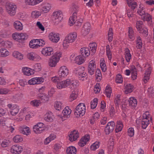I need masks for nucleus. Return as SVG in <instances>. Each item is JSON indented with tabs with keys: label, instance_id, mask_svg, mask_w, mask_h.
<instances>
[{
	"label": "nucleus",
	"instance_id": "f257e3e1",
	"mask_svg": "<svg viewBox=\"0 0 154 154\" xmlns=\"http://www.w3.org/2000/svg\"><path fill=\"white\" fill-rule=\"evenodd\" d=\"M77 34L75 32H72L68 34L63 41V46L64 48H67L70 43L73 42L76 39Z\"/></svg>",
	"mask_w": 154,
	"mask_h": 154
},
{
	"label": "nucleus",
	"instance_id": "f03ea898",
	"mask_svg": "<svg viewBox=\"0 0 154 154\" xmlns=\"http://www.w3.org/2000/svg\"><path fill=\"white\" fill-rule=\"evenodd\" d=\"M73 73L77 75L79 79L82 81L86 80L87 79V74L85 71V68L83 67H79L75 69Z\"/></svg>",
	"mask_w": 154,
	"mask_h": 154
},
{
	"label": "nucleus",
	"instance_id": "7ed1b4c3",
	"mask_svg": "<svg viewBox=\"0 0 154 154\" xmlns=\"http://www.w3.org/2000/svg\"><path fill=\"white\" fill-rule=\"evenodd\" d=\"M143 119L141 121L142 128L145 129L149 125L150 120H152L151 117L148 111H146L143 114Z\"/></svg>",
	"mask_w": 154,
	"mask_h": 154
},
{
	"label": "nucleus",
	"instance_id": "20e7f679",
	"mask_svg": "<svg viewBox=\"0 0 154 154\" xmlns=\"http://www.w3.org/2000/svg\"><path fill=\"white\" fill-rule=\"evenodd\" d=\"M61 54L60 52H56L50 59L48 63L49 65L51 67H55L58 62Z\"/></svg>",
	"mask_w": 154,
	"mask_h": 154
},
{
	"label": "nucleus",
	"instance_id": "39448f33",
	"mask_svg": "<svg viewBox=\"0 0 154 154\" xmlns=\"http://www.w3.org/2000/svg\"><path fill=\"white\" fill-rule=\"evenodd\" d=\"M85 105L84 103H80L77 106L75 109L74 114L77 117H82L85 114Z\"/></svg>",
	"mask_w": 154,
	"mask_h": 154
},
{
	"label": "nucleus",
	"instance_id": "423d86ee",
	"mask_svg": "<svg viewBox=\"0 0 154 154\" xmlns=\"http://www.w3.org/2000/svg\"><path fill=\"white\" fill-rule=\"evenodd\" d=\"M63 18L62 14L60 11L53 12L51 16V20L55 25L58 24Z\"/></svg>",
	"mask_w": 154,
	"mask_h": 154
},
{
	"label": "nucleus",
	"instance_id": "0eeeda50",
	"mask_svg": "<svg viewBox=\"0 0 154 154\" xmlns=\"http://www.w3.org/2000/svg\"><path fill=\"white\" fill-rule=\"evenodd\" d=\"M72 9L74 11L72 16L70 17L69 20V23L70 26H72L75 22L77 12L79 10V7L76 5H74L72 7Z\"/></svg>",
	"mask_w": 154,
	"mask_h": 154
},
{
	"label": "nucleus",
	"instance_id": "6e6552de",
	"mask_svg": "<svg viewBox=\"0 0 154 154\" xmlns=\"http://www.w3.org/2000/svg\"><path fill=\"white\" fill-rule=\"evenodd\" d=\"M74 83H72L70 79H67L66 80L58 82L57 85V87L58 89H62L68 87L71 84L73 86H74Z\"/></svg>",
	"mask_w": 154,
	"mask_h": 154
},
{
	"label": "nucleus",
	"instance_id": "1a4fd4ad",
	"mask_svg": "<svg viewBox=\"0 0 154 154\" xmlns=\"http://www.w3.org/2000/svg\"><path fill=\"white\" fill-rule=\"evenodd\" d=\"M17 8L16 5L14 3H8L6 6L7 12L11 16L15 15Z\"/></svg>",
	"mask_w": 154,
	"mask_h": 154
},
{
	"label": "nucleus",
	"instance_id": "9d476101",
	"mask_svg": "<svg viewBox=\"0 0 154 154\" xmlns=\"http://www.w3.org/2000/svg\"><path fill=\"white\" fill-rule=\"evenodd\" d=\"M33 129L35 134H40L45 130V125L42 123L39 122L33 126Z\"/></svg>",
	"mask_w": 154,
	"mask_h": 154
},
{
	"label": "nucleus",
	"instance_id": "9b49d317",
	"mask_svg": "<svg viewBox=\"0 0 154 154\" xmlns=\"http://www.w3.org/2000/svg\"><path fill=\"white\" fill-rule=\"evenodd\" d=\"M59 76L61 78H63L67 76L69 74L68 68L65 66L60 67L58 71Z\"/></svg>",
	"mask_w": 154,
	"mask_h": 154
},
{
	"label": "nucleus",
	"instance_id": "f8f14e48",
	"mask_svg": "<svg viewBox=\"0 0 154 154\" xmlns=\"http://www.w3.org/2000/svg\"><path fill=\"white\" fill-rule=\"evenodd\" d=\"M7 106L10 109V112L13 116L16 115L20 110L19 107L16 105L8 104L7 105Z\"/></svg>",
	"mask_w": 154,
	"mask_h": 154
},
{
	"label": "nucleus",
	"instance_id": "ddd939ff",
	"mask_svg": "<svg viewBox=\"0 0 154 154\" xmlns=\"http://www.w3.org/2000/svg\"><path fill=\"white\" fill-rule=\"evenodd\" d=\"M146 70L143 79V82L145 83H146L149 80L152 71V67L149 65H146Z\"/></svg>",
	"mask_w": 154,
	"mask_h": 154
},
{
	"label": "nucleus",
	"instance_id": "4468645a",
	"mask_svg": "<svg viewBox=\"0 0 154 154\" xmlns=\"http://www.w3.org/2000/svg\"><path fill=\"white\" fill-rule=\"evenodd\" d=\"M44 80V78L42 77H34L29 80L28 81V83L30 85L38 84L43 82Z\"/></svg>",
	"mask_w": 154,
	"mask_h": 154
},
{
	"label": "nucleus",
	"instance_id": "2eb2a0df",
	"mask_svg": "<svg viewBox=\"0 0 154 154\" xmlns=\"http://www.w3.org/2000/svg\"><path fill=\"white\" fill-rule=\"evenodd\" d=\"M115 123L113 121L109 122L106 126L105 131L106 134H109L114 130L115 127Z\"/></svg>",
	"mask_w": 154,
	"mask_h": 154
},
{
	"label": "nucleus",
	"instance_id": "dca6fc26",
	"mask_svg": "<svg viewBox=\"0 0 154 154\" xmlns=\"http://www.w3.org/2000/svg\"><path fill=\"white\" fill-rule=\"evenodd\" d=\"M96 68L95 61L93 60L90 61L89 63L88 68V73L90 75H93L96 69Z\"/></svg>",
	"mask_w": 154,
	"mask_h": 154
},
{
	"label": "nucleus",
	"instance_id": "f3484780",
	"mask_svg": "<svg viewBox=\"0 0 154 154\" xmlns=\"http://www.w3.org/2000/svg\"><path fill=\"white\" fill-rule=\"evenodd\" d=\"M21 146L18 145L13 146L10 149L11 152L13 154H19L22 150Z\"/></svg>",
	"mask_w": 154,
	"mask_h": 154
},
{
	"label": "nucleus",
	"instance_id": "a211bd4d",
	"mask_svg": "<svg viewBox=\"0 0 154 154\" xmlns=\"http://www.w3.org/2000/svg\"><path fill=\"white\" fill-rule=\"evenodd\" d=\"M49 39L52 42L57 43L60 40L59 34L54 32L50 33L48 36Z\"/></svg>",
	"mask_w": 154,
	"mask_h": 154
},
{
	"label": "nucleus",
	"instance_id": "6ab92c4d",
	"mask_svg": "<svg viewBox=\"0 0 154 154\" xmlns=\"http://www.w3.org/2000/svg\"><path fill=\"white\" fill-rule=\"evenodd\" d=\"M91 25L87 23L85 24L81 31V33L83 36H85L89 33Z\"/></svg>",
	"mask_w": 154,
	"mask_h": 154
},
{
	"label": "nucleus",
	"instance_id": "aec40b11",
	"mask_svg": "<svg viewBox=\"0 0 154 154\" xmlns=\"http://www.w3.org/2000/svg\"><path fill=\"white\" fill-rule=\"evenodd\" d=\"M41 53L45 56H50L53 54V48L51 47H45L42 49Z\"/></svg>",
	"mask_w": 154,
	"mask_h": 154
},
{
	"label": "nucleus",
	"instance_id": "412c9836",
	"mask_svg": "<svg viewBox=\"0 0 154 154\" xmlns=\"http://www.w3.org/2000/svg\"><path fill=\"white\" fill-rule=\"evenodd\" d=\"M79 136L78 131L75 130L72 131L69 136V140L71 142L75 141L77 140Z\"/></svg>",
	"mask_w": 154,
	"mask_h": 154
},
{
	"label": "nucleus",
	"instance_id": "4be33fe9",
	"mask_svg": "<svg viewBox=\"0 0 154 154\" xmlns=\"http://www.w3.org/2000/svg\"><path fill=\"white\" fill-rule=\"evenodd\" d=\"M19 131L21 133L26 135H28L30 133L29 128L25 126L20 127L19 129Z\"/></svg>",
	"mask_w": 154,
	"mask_h": 154
},
{
	"label": "nucleus",
	"instance_id": "5701e85b",
	"mask_svg": "<svg viewBox=\"0 0 154 154\" xmlns=\"http://www.w3.org/2000/svg\"><path fill=\"white\" fill-rule=\"evenodd\" d=\"M85 57L82 55L76 57L75 58V63L79 65L83 63L85 60Z\"/></svg>",
	"mask_w": 154,
	"mask_h": 154
},
{
	"label": "nucleus",
	"instance_id": "b1692460",
	"mask_svg": "<svg viewBox=\"0 0 154 154\" xmlns=\"http://www.w3.org/2000/svg\"><path fill=\"white\" fill-rule=\"evenodd\" d=\"M80 53L81 55L85 57H88L91 54V51L88 48H82L80 50Z\"/></svg>",
	"mask_w": 154,
	"mask_h": 154
},
{
	"label": "nucleus",
	"instance_id": "393cba45",
	"mask_svg": "<svg viewBox=\"0 0 154 154\" xmlns=\"http://www.w3.org/2000/svg\"><path fill=\"white\" fill-rule=\"evenodd\" d=\"M22 70L23 74L29 76L33 74L34 73L32 69L27 67H23Z\"/></svg>",
	"mask_w": 154,
	"mask_h": 154
},
{
	"label": "nucleus",
	"instance_id": "a878e982",
	"mask_svg": "<svg viewBox=\"0 0 154 154\" xmlns=\"http://www.w3.org/2000/svg\"><path fill=\"white\" fill-rule=\"evenodd\" d=\"M129 105L133 108L136 107L137 105V100L134 97H131L128 100Z\"/></svg>",
	"mask_w": 154,
	"mask_h": 154
},
{
	"label": "nucleus",
	"instance_id": "bb28decb",
	"mask_svg": "<svg viewBox=\"0 0 154 154\" xmlns=\"http://www.w3.org/2000/svg\"><path fill=\"white\" fill-rule=\"evenodd\" d=\"M125 58L127 62H130L131 58V55L130 53V51L128 48H125L124 53Z\"/></svg>",
	"mask_w": 154,
	"mask_h": 154
},
{
	"label": "nucleus",
	"instance_id": "cd10ccee",
	"mask_svg": "<svg viewBox=\"0 0 154 154\" xmlns=\"http://www.w3.org/2000/svg\"><path fill=\"white\" fill-rule=\"evenodd\" d=\"M127 4L129 7L131 8L132 10H134L137 7V2L134 0H127Z\"/></svg>",
	"mask_w": 154,
	"mask_h": 154
},
{
	"label": "nucleus",
	"instance_id": "c85d7f7f",
	"mask_svg": "<svg viewBox=\"0 0 154 154\" xmlns=\"http://www.w3.org/2000/svg\"><path fill=\"white\" fill-rule=\"evenodd\" d=\"M134 86L131 84H127L125 85V92L126 94L131 93L133 90Z\"/></svg>",
	"mask_w": 154,
	"mask_h": 154
},
{
	"label": "nucleus",
	"instance_id": "c756f323",
	"mask_svg": "<svg viewBox=\"0 0 154 154\" xmlns=\"http://www.w3.org/2000/svg\"><path fill=\"white\" fill-rule=\"evenodd\" d=\"M38 97L42 102L45 103L49 100V97L45 94H40L38 95Z\"/></svg>",
	"mask_w": 154,
	"mask_h": 154
},
{
	"label": "nucleus",
	"instance_id": "7c9ffc66",
	"mask_svg": "<svg viewBox=\"0 0 154 154\" xmlns=\"http://www.w3.org/2000/svg\"><path fill=\"white\" fill-rule=\"evenodd\" d=\"M97 45L95 42H93L89 44V47L91 49V54L92 55L96 52Z\"/></svg>",
	"mask_w": 154,
	"mask_h": 154
},
{
	"label": "nucleus",
	"instance_id": "2f4dec72",
	"mask_svg": "<svg viewBox=\"0 0 154 154\" xmlns=\"http://www.w3.org/2000/svg\"><path fill=\"white\" fill-rule=\"evenodd\" d=\"M128 38L130 41H132L135 39V35L133 29L131 27H129L128 29Z\"/></svg>",
	"mask_w": 154,
	"mask_h": 154
},
{
	"label": "nucleus",
	"instance_id": "473e14b6",
	"mask_svg": "<svg viewBox=\"0 0 154 154\" xmlns=\"http://www.w3.org/2000/svg\"><path fill=\"white\" fill-rule=\"evenodd\" d=\"M54 116L51 112H48L45 115L44 119L47 122H51L53 120Z\"/></svg>",
	"mask_w": 154,
	"mask_h": 154
},
{
	"label": "nucleus",
	"instance_id": "72a5a7b5",
	"mask_svg": "<svg viewBox=\"0 0 154 154\" xmlns=\"http://www.w3.org/2000/svg\"><path fill=\"white\" fill-rule=\"evenodd\" d=\"M39 57L37 54L34 52L29 53L27 55V58L30 60H34L38 58Z\"/></svg>",
	"mask_w": 154,
	"mask_h": 154
},
{
	"label": "nucleus",
	"instance_id": "f704fd0d",
	"mask_svg": "<svg viewBox=\"0 0 154 154\" xmlns=\"http://www.w3.org/2000/svg\"><path fill=\"white\" fill-rule=\"evenodd\" d=\"M14 26L15 29L17 31H20L23 28L22 23L19 21H15L14 23Z\"/></svg>",
	"mask_w": 154,
	"mask_h": 154
},
{
	"label": "nucleus",
	"instance_id": "c9c22d12",
	"mask_svg": "<svg viewBox=\"0 0 154 154\" xmlns=\"http://www.w3.org/2000/svg\"><path fill=\"white\" fill-rule=\"evenodd\" d=\"M137 13L138 14L141 16V18L146 13V12L145 8L140 5H139Z\"/></svg>",
	"mask_w": 154,
	"mask_h": 154
},
{
	"label": "nucleus",
	"instance_id": "e433bc0d",
	"mask_svg": "<svg viewBox=\"0 0 154 154\" xmlns=\"http://www.w3.org/2000/svg\"><path fill=\"white\" fill-rule=\"evenodd\" d=\"M12 55L14 58L19 60L23 59V55L22 54L16 51L13 53Z\"/></svg>",
	"mask_w": 154,
	"mask_h": 154
},
{
	"label": "nucleus",
	"instance_id": "4c0bfd02",
	"mask_svg": "<svg viewBox=\"0 0 154 154\" xmlns=\"http://www.w3.org/2000/svg\"><path fill=\"white\" fill-rule=\"evenodd\" d=\"M123 125L122 121L120 120L117 121L115 129L116 133L121 131L122 129Z\"/></svg>",
	"mask_w": 154,
	"mask_h": 154
},
{
	"label": "nucleus",
	"instance_id": "58836bf2",
	"mask_svg": "<svg viewBox=\"0 0 154 154\" xmlns=\"http://www.w3.org/2000/svg\"><path fill=\"white\" fill-rule=\"evenodd\" d=\"M51 8V6L50 4L47 3L45 5L41 8L42 12L46 13L48 12Z\"/></svg>",
	"mask_w": 154,
	"mask_h": 154
},
{
	"label": "nucleus",
	"instance_id": "ea45409f",
	"mask_svg": "<svg viewBox=\"0 0 154 154\" xmlns=\"http://www.w3.org/2000/svg\"><path fill=\"white\" fill-rule=\"evenodd\" d=\"M77 150L74 146H71L68 147L66 149L67 154H76Z\"/></svg>",
	"mask_w": 154,
	"mask_h": 154
},
{
	"label": "nucleus",
	"instance_id": "a19ab883",
	"mask_svg": "<svg viewBox=\"0 0 154 154\" xmlns=\"http://www.w3.org/2000/svg\"><path fill=\"white\" fill-rule=\"evenodd\" d=\"M9 51L5 48L0 49V57H5L9 55Z\"/></svg>",
	"mask_w": 154,
	"mask_h": 154
},
{
	"label": "nucleus",
	"instance_id": "79ce46f5",
	"mask_svg": "<svg viewBox=\"0 0 154 154\" xmlns=\"http://www.w3.org/2000/svg\"><path fill=\"white\" fill-rule=\"evenodd\" d=\"M100 66L102 71L105 72L107 70V67L105 61L103 58L100 60Z\"/></svg>",
	"mask_w": 154,
	"mask_h": 154
},
{
	"label": "nucleus",
	"instance_id": "37998d69",
	"mask_svg": "<svg viewBox=\"0 0 154 154\" xmlns=\"http://www.w3.org/2000/svg\"><path fill=\"white\" fill-rule=\"evenodd\" d=\"M54 106L56 110H60L63 108V105L61 102L56 101L54 103Z\"/></svg>",
	"mask_w": 154,
	"mask_h": 154
},
{
	"label": "nucleus",
	"instance_id": "c03bdc74",
	"mask_svg": "<svg viewBox=\"0 0 154 154\" xmlns=\"http://www.w3.org/2000/svg\"><path fill=\"white\" fill-rule=\"evenodd\" d=\"M78 96L77 93L75 91H73L70 94L69 98L70 101L72 102L76 99Z\"/></svg>",
	"mask_w": 154,
	"mask_h": 154
},
{
	"label": "nucleus",
	"instance_id": "a18cd8bd",
	"mask_svg": "<svg viewBox=\"0 0 154 154\" xmlns=\"http://www.w3.org/2000/svg\"><path fill=\"white\" fill-rule=\"evenodd\" d=\"M95 77L97 82H100L102 79V74L100 70L97 69L95 72Z\"/></svg>",
	"mask_w": 154,
	"mask_h": 154
},
{
	"label": "nucleus",
	"instance_id": "49530a36",
	"mask_svg": "<svg viewBox=\"0 0 154 154\" xmlns=\"http://www.w3.org/2000/svg\"><path fill=\"white\" fill-rule=\"evenodd\" d=\"M29 45L31 48L34 49H36L39 47L38 44L36 43V41L34 39L30 41Z\"/></svg>",
	"mask_w": 154,
	"mask_h": 154
},
{
	"label": "nucleus",
	"instance_id": "de8ad7c7",
	"mask_svg": "<svg viewBox=\"0 0 154 154\" xmlns=\"http://www.w3.org/2000/svg\"><path fill=\"white\" fill-rule=\"evenodd\" d=\"M112 92L111 88L109 85H107L105 89V94L109 98L111 96Z\"/></svg>",
	"mask_w": 154,
	"mask_h": 154
},
{
	"label": "nucleus",
	"instance_id": "09e8293b",
	"mask_svg": "<svg viewBox=\"0 0 154 154\" xmlns=\"http://www.w3.org/2000/svg\"><path fill=\"white\" fill-rule=\"evenodd\" d=\"M71 112V110L68 106H66L63 109L62 113L65 116H69Z\"/></svg>",
	"mask_w": 154,
	"mask_h": 154
},
{
	"label": "nucleus",
	"instance_id": "8fccbe9b",
	"mask_svg": "<svg viewBox=\"0 0 154 154\" xmlns=\"http://www.w3.org/2000/svg\"><path fill=\"white\" fill-rule=\"evenodd\" d=\"M41 13L39 11H35L32 12L31 16L33 18H36L41 15Z\"/></svg>",
	"mask_w": 154,
	"mask_h": 154
},
{
	"label": "nucleus",
	"instance_id": "3c124183",
	"mask_svg": "<svg viewBox=\"0 0 154 154\" xmlns=\"http://www.w3.org/2000/svg\"><path fill=\"white\" fill-rule=\"evenodd\" d=\"M143 22L140 20H138L136 22V27L138 31L142 28Z\"/></svg>",
	"mask_w": 154,
	"mask_h": 154
},
{
	"label": "nucleus",
	"instance_id": "603ef678",
	"mask_svg": "<svg viewBox=\"0 0 154 154\" xmlns=\"http://www.w3.org/2000/svg\"><path fill=\"white\" fill-rule=\"evenodd\" d=\"M106 54L108 57V58L109 60H111L112 59V53L111 51L110 46L109 45H107L106 46Z\"/></svg>",
	"mask_w": 154,
	"mask_h": 154
},
{
	"label": "nucleus",
	"instance_id": "864d4df0",
	"mask_svg": "<svg viewBox=\"0 0 154 154\" xmlns=\"http://www.w3.org/2000/svg\"><path fill=\"white\" fill-rule=\"evenodd\" d=\"M100 142L99 141H96L93 143L90 146V148L91 150H95L96 149L99 148L100 146Z\"/></svg>",
	"mask_w": 154,
	"mask_h": 154
},
{
	"label": "nucleus",
	"instance_id": "5fc2aeb1",
	"mask_svg": "<svg viewBox=\"0 0 154 154\" xmlns=\"http://www.w3.org/2000/svg\"><path fill=\"white\" fill-rule=\"evenodd\" d=\"M25 2L27 5L34 6L37 5L36 0H25Z\"/></svg>",
	"mask_w": 154,
	"mask_h": 154
},
{
	"label": "nucleus",
	"instance_id": "6e6d98bb",
	"mask_svg": "<svg viewBox=\"0 0 154 154\" xmlns=\"http://www.w3.org/2000/svg\"><path fill=\"white\" fill-rule=\"evenodd\" d=\"M13 140L14 142L17 143L22 141L23 138L21 136L18 135L14 137Z\"/></svg>",
	"mask_w": 154,
	"mask_h": 154
},
{
	"label": "nucleus",
	"instance_id": "4d7b16f0",
	"mask_svg": "<svg viewBox=\"0 0 154 154\" xmlns=\"http://www.w3.org/2000/svg\"><path fill=\"white\" fill-rule=\"evenodd\" d=\"M98 101V100L97 99V98H95L91 102V109H94L96 107Z\"/></svg>",
	"mask_w": 154,
	"mask_h": 154
},
{
	"label": "nucleus",
	"instance_id": "13d9d810",
	"mask_svg": "<svg viewBox=\"0 0 154 154\" xmlns=\"http://www.w3.org/2000/svg\"><path fill=\"white\" fill-rule=\"evenodd\" d=\"M142 20L144 21H150L152 20V16L149 14L146 13L145 15L141 18Z\"/></svg>",
	"mask_w": 154,
	"mask_h": 154
},
{
	"label": "nucleus",
	"instance_id": "bf43d9fd",
	"mask_svg": "<svg viewBox=\"0 0 154 154\" xmlns=\"http://www.w3.org/2000/svg\"><path fill=\"white\" fill-rule=\"evenodd\" d=\"M113 34L112 29V28H110L108 33V40L109 42L112 41V40Z\"/></svg>",
	"mask_w": 154,
	"mask_h": 154
},
{
	"label": "nucleus",
	"instance_id": "052dcab7",
	"mask_svg": "<svg viewBox=\"0 0 154 154\" xmlns=\"http://www.w3.org/2000/svg\"><path fill=\"white\" fill-rule=\"evenodd\" d=\"M10 141L8 140L5 139L3 140L1 143V145L3 147H5L8 146L10 144Z\"/></svg>",
	"mask_w": 154,
	"mask_h": 154
},
{
	"label": "nucleus",
	"instance_id": "680f3d73",
	"mask_svg": "<svg viewBox=\"0 0 154 154\" xmlns=\"http://www.w3.org/2000/svg\"><path fill=\"white\" fill-rule=\"evenodd\" d=\"M61 146L60 144H56L54 146V152L55 153L58 152L60 149H61Z\"/></svg>",
	"mask_w": 154,
	"mask_h": 154
},
{
	"label": "nucleus",
	"instance_id": "e2e57ef3",
	"mask_svg": "<svg viewBox=\"0 0 154 154\" xmlns=\"http://www.w3.org/2000/svg\"><path fill=\"white\" fill-rule=\"evenodd\" d=\"M116 82L117 83H121L123 82V79L122 75L119 74L116 76Z\"/></svg>",
	"mask_w": 154,
	"mask_h": 154
},
{
	"label": "nucleus",
	"instance_id": "0e129e2a",
	"mask_svg": "<svg viewBox=\"0 0 154 154\" xmlns=\"http://www.w3.org/2000/svg\"><path fill=\"white\" fill-rule=\"evenodd\" d=\"M33 69L32 70L33 71L39 72L40 71L41 67L40 64L36 63L33 66Z\"/></svg>",
	"mask_w": 154,
	"mask_h": 154
},
{
	"label": "nucleus",
	"instance_id": "69168bd1",
	"mask_svg": "<svg viewBox=\"0 0 154 154\" xmlns=\"http://www.w3.org/2000/svg\"><path fill=\"white\" fill-rule=\"evenodd\" d=\"M41 101L39 100H34L30 102V104L34 106H38L40 103Z\"/></svg>",
	"mask_w": 154,
	"mask_h": 154
},
{
	"label": "nucleus",
	"instance_id": "338daca9",
	"mask_svg": "<svg viewBox=\"0 0 154 154\" xmlns=\"http://www.w3.org/2000/svg\"><path fill=\"white\" fill-rule=\"evenodd\" d=\"M12 37L13 38L17 41L20 40V34L18 33H15L13 34Z\"/></svg>",
	"mask_w": 154,
	"mask_h": 154
},
{
	"label": "nucleus",
	"instance_id": "774afa93",
	"mask_svg": "<svg viewBox=\"0 0 154 154\" xmlns=\"http://www.w3.org/2000/svg\"><path fill=\"white\" fill-rule=\"evenodd\" d=\"M138 32L139 33L144 34V35L147 36L148 35V31L147 29L146 28H142Z\"/></svg>",
	"mask_w": 154,
	"mask_h": 154
}]
</instances>
